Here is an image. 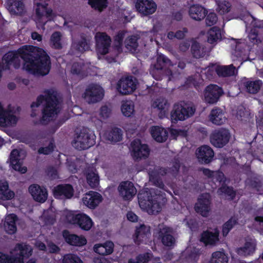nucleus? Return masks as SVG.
Wrapping results in <instances>:
<instances>
[{"label":"nucleus","instance_id":"nucleus-1","mask_svg":"<svg viewBox=\"0 0 263 263\" xmlns=\"http://www.w3.org/2000/svg\"><path fill=\"white\" fill-rule=\"evenodd\" d=\"M23 60V69L30 73L44 76L49 72V58L43 49L31 46H24L17 52H9L3 59L2 69H7L13 65L15 68L20 66V59Z\"/></svg>","mask_w":263,"mask_h":263},{"label":"nucleus","instance_id":"nucleus-2","mask_svg":"<svg viewBox=\"0 0 263 263\" xmlns=\"http://www.w3.org/2000/svg\"><path fill=\"white\" fill-rule=\"evenodd\" d=\"M42 104L45 107L43 110V115L41 122L42 124L47 123L53 120L60 111V104L57 99V92L53 89L45 90L43 95L39 97L35 102L31 105L32 112L31 116L35 117L36 108Z\"/></svg>","mask_w":263,"mask_h":263},{"label":"nucleus","instance_id":"nucleus-3","mask_svg":"<svg viewBox=\"0 0 263 263\" xmlns=\"http://www.w3.org/2000/svg\"><path fill=\"white\" fill-rule=\"evenodd\" d=\"M157 190L155 187L149 191H142L138 195L140 207L149 214H155L161 211V206L158 201L161 196L156 193Z\"/></svg>","mask_w":263,"mask_h":263},{"label":"nucleus","instance_id":"nucleus-4","mask_svg":"<svg viewBox=\"0 0 263 263\" xmlns=\"http://www.w3.org/2000/svg\"><path fill=\"white\" fill-rule=\"evenodd\" d=\"M61 214V219L64 222L76 225L85 231L90 230L93 224L90 217L85 213L64 210Z\"/></svg>","mask_w":263,"mask_h":263},{"label":"nucleus","instance_id":"nucleus-5","mask_svg":"<svg viewBox=\"0 0 263 263\" xmlns=\"http://www.w3.org/2000/svg\"><path fill=\"white\" fill-rule=\"evenodd\" d=\"M32 252L31 246L26 243H18L10 251V256L0 252V263H24Z\"/></svg>","mask_w":263,"mask_h":263},{"label":"nucleus","instance_id":"nucleus-6","mask_svg":"<svg viewBox=\"0 0 263 263\" xmlns=\"http://www.w3.org/2000/svg\"><path fill=\"white\" fill-rule=\"evenodd\" d=\"M203 172L205 176L209 178H211L212 181L215 184V186H221L218 190V193L220 195L224 196L228 199L233 198L235 192L232 189L227 187L224 185L226 179L222 173L212 172L208 169H204Z\"/></svg>","mask_w":263,"mask_h":263},{"label":"nucleus","instance_id":"nucleus-7","mask_svg":"<svg viewBox=\"0 0 263 263\" xmlns=\"http://www.w3.org/2000/svg\"><path fill=\"white\" fill-rule=\"evenodd\" d=\"M72 145L78 149H87L95 144L93 135L87 129H83L72 141Z\"/></svg>","mask_w":263,"mask_h":263},{"label":"nucleus","instance_id":"nucleus-8","mask_svg":"<svg viewBox=\"0 0 263 263\" xmlns=\"http://www.w3.org/2000/svg\"><path fill=\"white\" fill-rule=\"evenodd\" d=\"M195 111L193 106L182 104H176L173 106L171 112V119L172 122L183 121L192 116Z\"/></svg>","mask_w":263,"mask_h":263},{"label":"nucleus","instance_id":"nucleus-9","mask_svg":"<svg viewBox=\"0 0 263 263\" xmlns=\"http://www.w3.org/2000/svg\"><path fill=\"white\" fill-rule=\"evenodd\" d=\"M18 119V114L14 108L11 107L4 108L0 103V126H14L16 125Z\"/></svg>","mask_w":263,"mask_h":263},{"label":"nucleus","instance_id":"nucleus-10","mask_svg":"<svg viewBox=\"0 0 263 263\" xmlns=\"http://www.w3.org/2000/svg\"><path fill=\"white\" fill-rule=\"evenodd\" d=\"M25 152L23 150L14 149L10 155L9 162L11 167L21 173L27 171L26 167L23 166L22 160L25 157Z\"/></svg>","mask_w":263,"mask_h":263},{"label":"nucleus","instance_id":"nucleus-11","mask_svg":"<svg viewBox=\"0 0 263 263\" xmlns=\"http://www.w3.org/2000/svg\"><path fill=\"white\" fill-rule=\"evenodd\" d=\"M104 96L102 88L98 85H91L86 89L83 97L88 103H95L100 101Z\"/></svg>","mask_w":263,"mask_h":263},{"label":"nucleus","instance_id":"nucleus-12","mask_svg":"<svg viewBox=\"0 0 263 263\" xmlns=\"http://www.w3.org/2000/svg\"><path fill=\"white\" fill-rule=\"evenodd\" d=\"M130 152L135 159H141L147 158L149 151L146 144H142L139 140H135L131 143Z\"/></svg>","mask_w":263,"mask_h":263},{"label":"nucleus","instance_id":"nucleus-13","mask_svg":"<svg viewBox=\"0 0 263 263\" xmlns=\"http://www.w3.org/2000/svg\"><path fill=\"white\" fill-rule=\"evenodd\" d=\"M222 93L221 88L216 85H210L204 90V100L209 104L215 103Z\"/></svg>","mask_w":263,"mask_h":263},{"label":"nucleus","instance_id":"nucleus-14","mask_svg":"<svg viewBox=\"0 0 263 263\" xmlns=\"http://www.w3.org/2000/svg\"><path fill=\"white\" fill-rule=\"evenodd\" d=\"M95 38L97 52L100 58V55H104L108 52L110 44V39L106 33L102 32L97 33Z\"/></svg>","mask_w":263,"mask_h":263},{"label":"nucleus","instance_id":"nucleus-15","mask_svg":"<svg viewBox=\"0 0 263 263\" xmlns=\"http://www.w3.org/2000/svg\"><path fill=\"white\" fill-rule=\"evenodd\" d=\"M118 91L122 95L132 93L136 89V82L132 77L122 78L117 85Z\"/></svg>","mask_w":263,"mask_h":263},{"label":"nucleus","instance_id":"nucleus-16","mask_svg":"<svg viewBox=\"0 0 263 263\" xmlns=\"http://www.w3.org/2000/svg\"><path fill=\"white\" fill-rule=\"evenodd\" d=\"M211 198L209 194L199 196L195 205V210L203 216H207L211 210Z\"/></svg>","mask_w":263,"mask_h":263},{"label":"nucleus","instance_id":"nucleus-17","mask_svg":"<svg viewBox=\"0 0 263 263\" xmlns=\"http://www.w3.org/2000/svg\"><path fill=\"white\" fill-rule=\"evenodd\" d=\"M230 133L225 129L214 131L211 135L210 140L212 144L216 147L223 146L229 140Z\"/></svg>","mask_w":263,"mask_h":263},{"label":"nucleus","instance_id":"nucleus-18","mask_svg":"<svg viewBox=\"0 0 263 263\" xmlns=\"http://www.w3.org/2000/svg\"><path fill=\"white\" fill-rule=\"evenodd\" d=\"M120 196L124 200H131L137 193L134 184L130 181L122 182L118 186Z\"/></svg>","mask_w":263,"mask_h":263},{"label":"nucleus","instance_id":"nucleus-19","mask_svg":"<svg viewBox=\"0 0 263 263\" xmlns=\"http://www.w3.org/2000/svg\"><path fill=\"white\" fill-rule=\"evenodd\" d=\"M135 7L141 14L148 15L155 12L157 6L153 0H137Z\"/></svg>","mask_w":263,"mask_h":263},{"label":"nucleus","instance_id":"nucleus-20","mask_svg":"<svg viewBox=\"0 0 263 263\" xmlns=\"http://www.w3.org/2000/svg\"><path fill=\"white\" fill-rule=\"evenodd\" d=\"M206 71L211 72L209 74L212 75L213 72L215 71L219 76H230L236 74L237 70L232 65L220 66L218 64H212L206 69Z\"/></svg>","mask_w":263,"mask_h":263},{"label":"nucleus","instance_id":"nucleus-21","mask_svg":"<svg viewBox=\"0 0 263 263\" xmlns=\"http://www.w3.org/2000/svg\"><path fill=\"white\" fill-rule=\"evenodd\" d=\"M151 236L150 228L144 224L137 227L133 238L135 243H147Z\"/></svg>","mask_w":263,"mask_h":263},{"label":"nucleus","instance_id":"nucleus-22","mask_svg":"<svg viewBox=\"0 0 263 263\" xmlns=\"http://www.w3.org/2000/svg\"><path fill=\"white\" fill-rule=\"evenodd\" d=\"M33 199L39 202L43 203L47 199L48 192L46 188L37 184H32L28 189Z\"/></svg>","mask_w":263,"mask_h":263},{"label":"nucleus","instance_id":"nucleus-23","mask_svg":"<svg viewBox=\"0 0 263 263\" xmlns=\"http://www.w3.org/2000/svg\"><path fill=\"white\" fill-rule=\"evenodd\" d=\"M102 200V196L99 193L91 191L84 195L82 202L88 208L93 209L99 204Z\"/></svg>","mask_w":263,"mask_h":263},{"label":"nucleus","instance_id":"nucleus-24","mask_svg":"<svg viewBox=\"0 0 263 263\" xmlns=\"http://www.w3.org/2000/svg\"><path fill=\"white\" fill-rule=\"evenodd\" d=\"M170 104L167 100L162 97H158L154 99L152 103V107L159 111V117L163 118L168 114Z\"/></svg>","mask_w":263,"mask_h":263},{"label":"nucleus","instance_id":"nucleus-25","mask_svg":"<svg viewBox=\"0 0 263 263\" xmlns=\"http://www.w3.org/2000/svg\"><path fill=\"white\" fill-rule=\"evenodd\" d=\"M55 198L64 199L71 198L73 195V189L69 184L59 185L53 190Z\"/></svg>","mask_w":263,"mask_h":263},{"label":"nucleus","instance_id":"nucleus-26","mask_svg":"<svg viewBox=\"0 0 263 263\" xmlns=\"http://www.w3.org/2000/svg\"><path fill=\"white\" fill-rule=\"evenodd\" d=\"M196 155L200 162L208 163L212 161L214 157V152L210 146L203 145L196 150Z\"/></svg>","mask_w":263,"mask_h":263},{"label":"nucleus","instance_id":"nucleus-27","mask_svg":"<svg viewBox=\"0 0 263 263\" xmlns=\"http://www.w3.org/2000/svg\"><path fill=\"white\" fill-rule=\"evenodd\" d=\"M63 236L65 241L70 245L82 247L87 243L86 238L82 236H78L75 234H70L68 231H64Z\"/></svg>","mask_w":263,"mask_h":263},{"label":"nucleus","instance_id":"nucleus-28","mask_svg":"<svg viewBox=\"0 0 263 263\" xmlns=\"http://www.w3.org/2000/svg\"><path fill=\"white\" fill-rule=\"evenodd\" d=\"M172 233V232L170 228L164 226L160 227L159 236L164 246L171 247L175 244V240Z\"/></svg>","mask_w":263,"mask_h":263},{"label":"nucleus","instance_id":"nucleus-29","mask_svg":"<svg viewBox=\"0 0 263 263\" xmlns=\"http://www.w3.org/2000/svg\"><path fill=\"white\" fill-rule=\"evenodd\" d=\"M219 231L215 229L211 231L204 232L201 237L200 240L205 245H213L219 240Z\"/></svg>","mask_w":263,"mask_h":263},{"label":"nucleus","instance_id":"nucleus-30","mask_svg":"<svg viewBox=\"0 0 263 263\" xmlns=\"http://www.w3.org/2000/svg\"><path fill=\"white\" fill-rule=\"evenodd\" d=\"M103 137L111 142L120 141L122 139V130L117 127H112L105 132Z\"/></svg>","mask_w":263,"mask_h":263},{"label":"nucleus","instance_id":"nucleus-31","mask_svg":"<svg viewBox=\"0 0 263 263\" xmlns=\"http://www.w3.org/2000/svg\"><path fill=\"white\" fill-rule=\"evenodd\" d=\"M151 133L153 138L157 142L165 141L167 138L168 133L164 128L156 126L151 128Z\"/></svg>","mask_w":263,"mask_h":263},{"label":"nucleus","instance_id":"nucleus-32","mask_svg":"<svg viewBox=\"0 0 263 263\" xmlns=\"http://www.w3.org/2000/svg\"><path fill=\"white\" fill-rule=\"evenodd\" d=\"M7 7L11 14H21L24 9L22 0H8Z\"/></svg>","mask_w":263,"mask_h":263},{"label":"nucleus","instance_id":"nucleus-33","mask_svg":"<svg viewBox=\"0 0 263 263\" xmlns=\"http://www.w3.org/2000/svg\"><path fill=\"white\" fill-rule=\"evenodd\" d=\"M17 218L14 214H9L6 216L4 223L5 231L10 234H12L16 231L15 222Z\"/></svg>","mask_w":263,"mask_h":263},{"label":"nucleus","instance_id":"nucleus-34","mask_svg":"<svg viewBox=\"0 0 263 263\" xmlns=\"http://www.w3.org/2000/svg\"><path fill=\"white\" fill-rule=\"evenodd\" d=\"M114 245L111 241H106L104 243L96 244L93 247V250L97 253L101 255H108L113 251Z\"/></svg>","mask_w":263,"mask_h":263},{"label":"nucleus","instance_id":"nucleus-35","mask_svg":"<svg viewBox=\"0 0 263 263\" xmlns=\"http://www.w3.org/2000/svg\"><path fill=\"white\" fill-rule=\"evenodd\" d=\"M206 10L200 5L192 6L189 10V15L191 18L196 21H200L205 17Z\"/></svg>","mask_w":263,"mask_h":263},{"label":"nucleus","instance_id":"nucleus-36","mask_svg":"<svg viewBox=\"0 0 263 263\" xmlns=\"http://www.w3.org/2000/svg\"><path fill=\"white\" fill-rule=\"evenodd\" d=\"M210 121L214 124L220 125L226 121V117L222 110L219 108H215L211 111L209 116Z\"/></svg>","mask_w":263,"mask_h":263},{"label":"nucleus","instance_id":"nucleus-37","mask_svg":"<svg viewBox=\"0 0 263 263\" xmlns=\"http://www.w3.org/2000/svg\"><path fill=\"white\" fill-rule=\"evenodd\" d=\"M245 23L246 24V29L249 31L250 28H261L263 27V21L260 20H256L253 16L249 13H247L242 16Z\"/></svg>","mask_w":263,"mask_h":263},{"label":"nucleus","instance_id":"nucleus-38","mask_svg":"<svg viewBox=\"0 0 263 263\" xmlns=\"http://www.w3.org/2000/svg\"><path fill=\"white\" fill-rule=\"evenodd\" d=\"M199 251L195 249L193 251L187 248L182 254V258L185 259L187 263H195L197 261L199 256Z\"/></svg>","mask_w":263,"mask_h":263},{"label":"nucleus","instance_id":"nucleus-39","mask_svg":"<svg viewBox=\"0 0 263 263\" xmlns=\"http://www.w3.org/2000/svg\"><path fill=\"white\" fill-rule=\"evenodd\" d=\"M255 248V242L253 239H250L246 242L244 246L237 249V253L243 256H247L252 254Z\"/></svg>","mask_w":263,"mask_h":263},{"label":"nucleus","instance_id":"nucleus-40","mask_svg":"<svg viewBox=\"0 0 263 263\" xmlns=\"http://www.w3.org/2000/svg\"><path fill=\"white\" fill-rule=\"evenodd\" d=\"M14 193L8 189V184L5 180L0 181V199L10 200L13 198Z\"/></svg>","mask_w":263,"mask_h":263},{"label":"nucleus","instance_id":"nucleus-41","mask_svg":"<svg viewBox=\"0 0 263 263\" xmlns=\"http://www.w3.org/2000/svg\"><path fill=\"white\" fill-rule=\"evenodd\" d=\"M122 114L126 117H130L135 114V105L132 101H124L121 106Z\"/></svg>","mask_w":263,"mask_h":263},{"label":"nucleus","instance_id":"nucleus-42","mask_svg":"<svg viewBox=\"0 0 263 263\" xmlns=\"http://www.w3.org/2000/svg\"><path fill=\"white\" fill-rule=\"evenodd\" d=\"M72 49L74 50V54L78 55L79 53L88 50L89 48V42L86 39H83L80 42H73L72 46Z\"/></svg>","mask_w":263,"mask_h":263},{"label":"nucleus","instance_id":"nucleus-43","mask_svg":"<svg viewBox=\"0 0 263 263\" xmlns=\"http://www.w3.org/2000/svg\"><path fill=\"white\" fill-rule=\"evenodd\" d=\"M262 83L260 80L247 81L244 83V85L248 92L251 93H256L261 88Z\"/></svg>","mask_w":263,"mask_h":263},{"label":"nucleus","instance_id":"nucleus-44","mask_svg":"<svg viewBox=\"0 0 263 263\" xmlns=\"http://www.w3.org/2000/svg\"><path fill=\"white\" fill-rule=\"evenodd\" d=\"M221 37V31L216 27L211 28L208 32V42L210 44L216 43Z\"/></svg>","mask_w":263,"mask_h":263},{"label":"nucleus","instance_id":"nucleus-45","mask_svg":"<svg viewBox=\"0 0 263 263\" xmlns=\"http://www.w3.org/2000/svg\"><path fill=\"white\" fill-rule=\"evenodd\" d=\"M228 257L222 251H216L212 255L211 263H228Z\"/></svg>","mask_w":263,"mask_h":263},{"label":"nucleus","instance_id":"nucleus-46","mask_svg":"<svg viewBox=\"0 0 263 263\" xmlns=\"http://www.w3.org/2000/svg\"><path fill=\"white\" fill-rule=\"evenodd\" d=\"M86 179L88 183L92 187L97 186L99 184V176L95 171H89L86 174Z\"/></svg>","mask_w":263,"mask_h":263},{"label":"nucleus","instance_id":"nucleus-47","mask_svg":"<svg viewBox=\"0 0 263 263\" xmlns=\"http://www.w3.org/2000/svg\"><path fill=\"white\" fill-rule=\"evenodd\" d=\"M50 45L54 48L59 49L62 47V35L59 32H54L50 37Z\"/></svg>","mask_w":263,"mask_h":263},{"label":"nucleus","instance_id":"nucleus-48","mask_svg":"<svg viewBox=\"0 0 263 263\" xmlns=\"http://www.w3.org/2000/svg\"><path fill=\"white\" fill-rule=\"evenodd\" d=\"M88 4L92 8L101 11L107 7V0H88Z\"/></svg>","mask_w":263,"mask_h":263},{"label":"nucleus","instance_id":"nucleus-49","mask_svg":"<svg viewBox=\"0 0 263 263\" xmlns=\"http://www.w3.org/2000/svg\"><path fill=\"white\" fill-rule=\"evenodd\" d=\"M137 40V38L136 36H132L126 40L125 42V47L129 52L133 53L136 51L138 47Z\"/></svg>","mask_w":263,"mask_h":263},{"label":"nucleus","instance_id":"nucleus-50","mask_svg":"<svg viewBox=\"0 0 263 263\" xmlns=\"http://www.w3.org/2000/svg\"><path fill=\"white\" fill-rule=\"evenodd\" d=\"M62 263H83V262L77 255L69 253L63 256Z\"/></svg>","mask_w":263,"mask_h":263},{"label":"nucleus","instance_id":"nucleus-51","mask_svg":"<svg viewBox=\"0 0 263 263\" xmlns=\"http://www.w3.org/2000/svg\"><path fill=\"white\" fill-rule=\"evenodd\" d=\"M244 43H239L236 46V49L233 53V59L235 60V57L239 59L240 61H244L243 56L247 55V52L245 50H242L241 48L245 47Z\"/></svg>","mask_w":263,"mask_h":263},{"label":"nucleus","instance_id":"nucleus-52","mask_svg":"<svg viewBox=\"0 0 263 263\" xmlns=\"http://www.w3.org/2000/svg\"><path fill=\"white\" fill-rule=\"evenodd\" d=\"M85 69L86 67L82 62L75 63L72 66L71 72L73 74L84 76Z\"/></svg>","mask_w":263,"mask_h":263},{"label":"nucleus","instance_id":"nucleus-53","mask_svg":"<svg viewBox=\"0 0 263 263\" xmlns=\"http://www.w3.org/2000/svg\"><path fill=\"white\" fill-rule=\"evenodd\" d=\"M231 8V5L229 3L225 1H219L217 3V10L221 14H224L228 12Z\"/></svg>","mask_w":263,"mask_h":263},{"label":"nucleus","instance_id":"nucleus-54","mask_svg":"<svg viewBox=\"0 0 263 263\" xmlns=\"http://www.w3.org/2000/svg\"><path fill=\"white\" fill-rule=\"evenodd\" d=\"M248 37L249 40L257 47H259L262 42V40L260 37L258 36L255 30H251L250 31L248 35Z\"/></svg>","mask_w":263,"mask_h":263},{"label":"nucleus","instance_id":"nucleus-55","mask_svg":"<svg viewBox=\"0 0 263 263\" xmlns=\"http://www.w3.org/2000/svg\"><path fill=\"white\" fill-rule=\"evenodd\" d=\"M206 16L205 18L206 24L208 26H212L216 23L218 17L215 13L212 11H206Z\"/></svg>","mask_w":263,"mask_h":263},{"label":"nucleus","instance_id":"nucleus-56","mask_svg":"<svg viewBox=\"0 0 263 263\" xmlns=\"http://www.w3.org/2000/svg\"><path fill=\"white\" fill-rule=\"evenodd\" d=\"M160 174L163 175L161 172L158 173V172H152L149 173L150 181L154 183L156 186L160 187H161L162 184V182L159 179V175Z\"/></svg>","mask_w":263,"mask_h":263},{"label":"nucleus","instance_id":"nucleus-57","mask_svg":"<svg viewBox=\"0 0 263 263\" xmlns=\"http://www.w3.org/2000/svg\"><path fill=\"white\" fill-rule=\"evenodd\" d=\"M170 63V61L167 59L164 55H159L157 58V63L154 66L156 69L159 70L165 65Z\"/></svg>","mask_w":263,"mask_h":263},{"label":"nucleus","instance_id":"nucleus-58","mask_svg":"<svg viewBox=\"0 0 263 263\" xmlns=\"http://www.w3.org/2000/svg\"><path fill=\"white\" fill-rule=\"evenodd\" d=\"M236 223V221L235 218H231L225 223L222 229L223 235L226 236Z\"/></svg>","mask_w":263,"mask_h":263},{"label":"nucleus","instance_id":"nucleus-59","mask_svg":"<svg viewBox=\"0 0 263 263\" xmlns=\"http://www.w3.org/2000/svg\"><path fill=\"white\" fill-rule=\"evenodd\" d=\"M110 115V110L106 106H103L100 109L99 120L102 121L108 118Z\"/></svg>","mask_w":263,"mask_h":263},{"label":"nucleus","instance_id":"nucleus-60","mask_svg":"<svg viewBox=\"0 0 263 263\" xmlns=\"http://www.w3.org/2000/svg\"><path fill=\"white\" fill-rule=\"evenodd\" d=\"M41 220L43 221V227H49L53 224L54 222V218L53 217H46V214H44V216L41 218Z\"/></svg>","mask_w":263,"mask_h":263},{"label":"nucleus","instance_id":"nucleus-61","mask_svg":"<svg viewBox=\"0 0 263 263\" xmlns=\"http://www.w3.org/2000/svg\"><path fill=\"white\" fill-rule=\"evenodd\" d=\"M125 34L126 32L124 31L120 32L115 37V44L116 46L118 47V50L119 49L122 45V41L123 37L125 36Z\"/></svg>","mask_w":263,"mask_h":263},{"label":"nucleus","instance_id":"nucleus-62","mask_svg":"<svg viewBox=\"0 0 263 263\" xmlns=\"http://www.w3.org/2000/svg\"><path fill=\"white\" fill-rule=\"evenodd\" d=\"M149 256L147 255L139 256L136 259H130L128 263H147L148 261Z\"/></svg>","mask_w":263,"mask_h":263},{"label":"nucleus","instance_id":"nucleus-63","mask_svg":"<svg viewBox=\"0 0 263 263\" xmlns=\"http://www.w3.org/2000/svg\"><path fill=\"white\" fill-rule=\"evenodd\" d=\"M187 129L178 130L175 129H172L171 130V135L174 137H176L178 136H185L187 135Z\"/></svg>","mask_w":263,"mask_h":263},{"label":"nucleus","instance_id":"nucleus-64","mask_svg":"<svg viewBox=\"0 0 263 263\" xmlns=\"http://www.w3.org/2000/svg\"><path fill=\"white\" fill-rule=\"evenodd\" d=\"M200 49V47L199 44L195 43L192 45V51L195 57L199 58L201 56Z\"/></svg>","mask_w":263,"mask_h":263}]
</instances>
